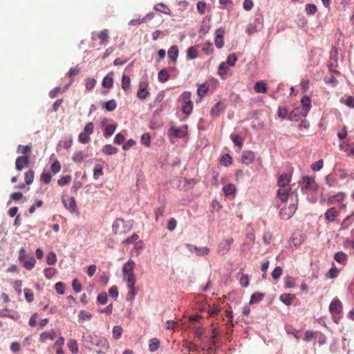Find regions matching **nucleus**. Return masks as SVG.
Segmentation results:
<instances>
[{"label":"nucleus","instance_id":"nucleus-50","mask_svg":"<svg viewBox=\"0 0 354 354\" xmlns=\"http://www.w3.org/2000/svg\"><path fill=\"white\" fill-rule=\"evenodd\" d=\"M232 158L229 154H224L220 159V163L224 166H229L232 164Z\"/></svg>","mask_w":354,"mask_h":354},{"label":"nucleus","instance_id":"nucleus-19","mask_svg":"<svg viewBox=\"0 0 354 354\" xmlns=\"http://www.w3.org/2000/svg\"><path fill=\"white\" fill-rule=\"evenodd\" d=\"M329 310L331 313H339L342 310V306L338 299H334L329 306Z\"/></svg>","mask_w":354,"mask_h":354},{"label":"nucleus","instance_id":"nucleus-16","mask_svg":"<svg viewBox=\"0 0 354 354\" xmlns=\"http://www.w3.org/2000/svg\"><path fill=\"white\" fill-rule=\"evenodd\" d=\"M339 147L347 153L348 156H354V142H342Z\"/></svg>","mask_w":354,"mask_h":354},{"label":"nucleus","instance_id":"nucleus-40","mask_svg":"<svg viewBox=\"0 0 354 354\" xmlns=\"http://www.w3.org/2000/svg\"><path fill=\"white\" fill-rule=\"evenodd\" d=\"M117 107V104L115 100L112 99L105 102L103 104V108L105 109L108 111H112L115 110Z\"/></svg>","mask_w":354,"mask_h":354},{"label":"nucleus","instance_id":"nucleus-32","mask_svg":"<svg viewBox=\"0 0 354 354\" xmlns=\"http://www.w3.org/2000/svg\"><path fill=\"white\" fill-rule=\"evenodd\" d=\"M102 151L106 155H113L118 152V149L111 145H106L103 147Z\"/></svg>","mask_w":354,"mask_h":354},{"label":"nucleus","instance_id":"nucleus-26","mask_svg":"<svg viewBox=\"0 0 354 354\" xmlns=\"http://www.w3.org/2000/svg\"><path fill=\"white\" fill-rule=\"evenodd\" d=\"M295 295L290 293H283L280 296V300L286 306H290L295 299Z\"/></svg>","mask_w":354,"mask_h":354},{"label":"nucleus","instance_id":"nucleus-45","mask_svg":"<svg viewBox=\"0 0 354 354\" xmlns=\"http://www.w3.org/2000/svg\"><path fill=\"white\" fill-rule=\"evenodd\" d=\"M209 88V85H207L206 84H203L200 85V86L198 87V88L197 90V93L201 97V98L204 97L207 93Z\"/></svg>","mask_w":354,"mask_h":354},{"label":"nucleus","instance_id":"nucleus-58","mask_svg":"<svg viewBox=\"0 0 354 354\" xmlns=\"http://www.w3.org/2000/svg\"><path fill=\"white\" fill-rule=\"evenodd\" d=\"M65 339L63 337H59L55 343V348H56V351H63V346L64 344Z\"/></svg>","mask_w":354,"mask_h":354},{"label":"nucleus","instance_id":"nucleus-52","mask_svg":"<svg viewBox=\"0 0 354 354\" xmlns=\"http://www.w3.org/2000/svg\"><path fill=\"white\" fill-rule=\"evenodd\" d=\"M229 71V67L227 65V63L222 62L218 68V75L220 76H223L227 73Z\"/></svg>","mask_w":354,"mask_h":354},{"label":"nucleus","instance_id":"nucleus-37","mask_svg":"<svg viewBox=\"0 0 354 354\" xmlns=\"http://www.w3.org/2000/svg\"><path fill=\"white\" fill-rule=\"evenodd\" d=\"M55 338V332H44L40 335V341L42 342H46L48 339L53 340Z\"/></svg>","mask_w":354,"mask_h":354},{"label":"nucleus","instance_id":"nucleus-48","mask_svg":"<svg viewBox=\"0 0 354 354\" xmlns=\"http://www.w3.org/2000/svg\"><path fill=\"white\" fill-rule=\"evenodd\" d=\"M202 50L205 54L212 55L214 53L213 44L207 41L203 44Z\"/></svg>","mask_w":354,"mask_h":354},{"label":"nucleus","instance_id":"nucleus-20","mask_svg":"<svg viewBox=\"0 0 354 354\" xmlns=\"http://www.w3.org/2000/svg\"><path fill=\"white\" fill-rule=\"evenodd\" d=\"M254 153L252 151H245L242 155V162L248 165L254 161Z\"/></svg>","mask_w":354,"mask_h":354},{"label":"nucleus","instance_id":"nucleus-21","mask_svg":"<svg viewBox=\"0 0 354 354\" xmlns=\"http://www.w3.org/2000/svg\"><path fill=\"white\" fill-rule=\"evenodd\" d=\"M113 84V73L111 72L105 76L102 80V85L106 88H111Z\"/></svg>","mask_w":354,"mask_h":354},{"label":"nucleus","instance_id":"nucleus-2","mask_svg":"<svg viewBox=\"0 0 354 354\" xmlns=\"http://www.w3.org/2000/svg\"><path fill=\"white\" fill-rule=\"evenodd\" d=\"M86 342L91 346L100 348L101 351L98 353H101L102 351H106L109 348V344L105 337L95 334L88 335L86 338Z\"/></svg>","mask_w":354,"mask_h":354},{"label":"nucleus","instance_id":"nucleus-24","mask_svg":"<svg viewBox=\"0 0 354 354\" xmlns=\"http://www.w3.org/2000/svg\"><path fill=\"white\" fill-rule=\"evenodd\" d=\"M127 288L129 289V291L126 295V299L127 301H131L134 299L135 296L137 293V292L136 290V288H135L136 284H132V285H131L130 283H127Z\"/></svg>","mask_w":354,"mask_h":354},{"label":"nucleus","instance_id":"nucleus-34","mask_svg":"<svg viewBox=\"0 0 354 354\" xmlns=\"http://www.w3.org/2000/svg\"><path fill=\"white\" fill-rule=\"evenodd\" d=\"M160 346V342L156 338H153L149 340V349L151 352L156 351Z\"/></svg>","mask_w":354,"mask_h":354},{"label":"nucleus","instance_id":"nucleus-39","mask_svg":"<svg viewBox=\"0 0 354 354\" xmlns=\"http://www.w3.org/2000/svg\"><path fill=\"white\" fill-rule=\"evenodd\" d=\"M85 86L88 91H92L96 85V80L91 77L85 79Z\"/></svg>","mask_w":354,"mask_h":354},{"label":"nucleus","instance_id":"nucleus-33","mask_svg":"<svg viewBox=\"0 0 354 354\" xmlns=\"http://www.w3.org/2000/svg\"><path fill=\"white\" fill-rule=\"evenodd\" d=\"M230 138L234 142V144L239 147V149H241L243 144V139L239 135L232 133L230 136Z\"/></svg>","mask_w":354,"mask_h":354},{"label":"nucleus","instance_id":"nucleus-64","mask_svg":"<svg viewBox=\"0 0 354 354\" xmlns=\"http://www.w3.org/2000/svg\"><path fill=\"white\" fill-rule=\"evenodd\" d=\"M239 281H240L241 285L243 287H248L250 283V279H249L248 275L245 274H241V276L239 279Z\"/></svg>","mask_w":354,"mask_h":354},{"label":"nucleus","instance_id":"nucleus-56","mask_svg":"<svg viewBox=\"0 0 354 354\" xmlns=\"http://www.w3.org/2000/svg\"><path fill=\"white\" fill-rule=\"evenodd\" d=\"M317 332L313 331V330H306L305 333V337L304 338V341L306 342H310L312 339H315L317 337Z\"/></svg>","mask_w":354,"mask_h":354},{"label":"nucleus","instance_id":"nucleus-38","mask_svg":"<svg viewBox=\"0 0 354 354\" xmlns=\"http://www.w3.org/2000/svg\"><path fill=\"white\" fill-rule=\"evenodd\" d=\"M22 263H23V266L26 269H27L28 270H31L35 267L36 260L33 257H30L27 260L25 259L24 261H23Z\"/></svg>","mask_w":354,"mask_h":354},{"label":"nucleus","instance_id":"nucleus-6","mask_svg":"<svg viewBox=\"0 0 354 354\" xmlns=\"http://www.w3.org/2000/svg\"><path fill=\"white\" fill-rule=\"evenodd\" d=\"M233 243L234 239L232 237H229L222 240L218 245L217 252L220 255H224L227 254L230 251Z\"/></svg>","mask_w":354,"mask_h":354},{"label":"nucleus","instance_id":"nucleus-28","mask_svg":"<svg viewBox=\"0 0 354 354\" xmlns=\"http://www.w3.org/2000/svg\"><path fill=\"white\" fill-rule=\"evenodd\" d=\"M67 346L71 352L73 354H76L78 353V346L77 341L74 339H71L68 341Z\"/></svg>","mask_w":354,"mask_h":354},{"label":"nucleus","instance_id":"nucleus-49","mask_svg":"<svg viewBox=\"0 0 354 354\" xmlns=\"http://www.w3.org/2000/svg\"><path fill=\"white\" fill-rule=\"evenodd\" d=\"M116 129L115 124H109L106 127L104 131V136L105 138H109L112 136Z\"/></svg>","mask_w":354,"mask_h":354},{"label":"nucleus","instance_id":"nucleus-17","mask_svg":"<svg viewBox=\"0 0 354 354\" xmlns=\"http://www.w3.org/2000/svg\"><path fill=\"white\" fill-rule=\"evenodd\" d=\"M338 215L339 212L335 209V207H332L325 212L324 218L329 222H333Z\"/></svg>","mask_w":354,"mask_h":354},{"label":"nucleus","instance_id":"nucleus-1","mask_svg":"<svg viewBox=\"0 0 354 354\" xmlns=\"http://www.w3.org/2000/svg\"><path fill=\"white\" fill-rule=\"evenodd\" d=\"M136 263L135 262L129 259L127 262H126L122 268V277L123 280L127 283L136 284V275L134 274V269H135Z\"/></svg>","mask_w":354,"mask_h":354},{"label":"nucleus","instance_id":"nucleus-54","mask_svg":"<svg viewBox=\"0 0 354 354\" xmlns=\"http://www.w3.org/2000/svg\"><path fill=\"white\" fill-rule=\"evenodd\" d=\"M35 173L32 170H29L25 173L24 178L26 185H30L34 180Z\"/></svg>","mask_w":354,"mask_h":354},{"label":"nucleus","instance_id":"nucleus-18","mask_svg":"<svg viewBox=\"0 0 354 354\" xmlns=\"http://www.w3.org/2000/svg\"><path fill=\"white\" fill-rule=\"evenodd\" d=\"M225 106L223 103L219 102L214 105L210 111V115L213 118H217L219 116L221 113L224 111Z\"/></svg>","mask_w":354,"mask_h":354},{"label":"nucleus","instance_id":"nucleus-23","mask_svg":"<svg viewBox=\"0 0 354 354\" xmlns=\"http://www.w3.org/2000/svg\"><path fill=\"white\" fill-rule=\"evenodd\" d=\"M254 91L259 93H266L268 91L267 84L263 81L257 82L254 87Z\"/></svg>","mask_w":354,"mask_h":354},{"label":"nucleus","instance_id":"nucleus-25","mask_svg":"<svg viewBox=\"0 0 354 354\" xmlns=\"http://www.w3.org/2000/svg\"><path fill=\"white\" fill-rule=\"evenodd\" d=\"M168 55L174 62L177 61L178 56V48L176 45L171 46L168 50Z\"/></svg>","mask_w":354,"mask_h":354},{"label":"nucleus","instance_id":"nucleus-31","mask_svg":"<svg viewBox=\"0 0 354 354\" xmlns=\"http://www.w3.org/2000/svg\"><path fill=\"white\" fill-rule=\"evenodd\" d=\"M352 216H354V213L348 216L343 220V221L341 223L342 230H347L351 225V224L353 223V219L351 218Z\"/></svg>","mask_w":354,"mask_h":354},{"label":"nucleus","instance_id":"nucleus-35","mask_svg":"<svg viewBox=\"0 0 354 354\" xmlns=\"http://www.w3.org/2000/svg\"><path fill=\"white\" fill-rule=\"evenodd\" d=\"M31 145H21L18 146L17 153H21L23 156H29L31 153Z\"/></svg>","mask_w":354,"mask_h":354},{"label":"nucleus","instance_id":"nucleus-9","mask_svg":"<svg viewBox=\"0 0 354 354\" xmlns=\"http://www.w3.org/2000/svg\"><path fill=\"white\" fill-rule=\"evenodd\" d=\"M292 175L290 174H281L277 179V186L279 187H291L290 183L291 182Z\"/></svg>","mask_w":354,"mask_h":354},{"label":"nucleus","instance_id":"nucleus-41","mask_svg":"<svg viewBox=\"0 0 354 354\" xmlns=\"http://www.w3.org/2000/svg\"><path fill=\"white\" fill-rule=\"evenodd\" d=\"M149 95V93L148 91L145 88L142 87V84H140L137 92L138 97L140 100H145Z\"/></svg>","mask_w":354,"mask_h":354},{"label":"nucleus","instance_id":"nucleus-57","mask_svg":"<svg viewBox=\"0 0 354 354\" xmlns=\"http://www.w3.org/2000/svg\"><path fill=\"white\" fill-rule=\"evenodd\" d=\"M223 190L225 196H230V195L233 194L235 192L236 188L233 185L229 184V185L224 186L223 188Z\"/></svg>","mask_w":354,"mask_h":354},{"label":"nucleus","instance_id":"nucleus-14","mask_svg":"<svg viewBox=\"0 0 354 354\" xmlns=\"http://www.w3.org/2000/svg\"><path fill=\"white\" fill-rule=\"evenodd\" d=\"M187 125L184 124L183 126L178 128L172 127L170 129V131L171 132L172 135L176 138H183L185 137L187 134Z\"/></svg>","mask_w":354,"mask_h":354},{"label":"nucleus","instance_id":"nucleus-53","mask_svg":"<svg viewBox=\"0 0 354 354\" xmlns=\"http://www.w3.org/2000/svg\"><path fill=\"white\" fill-rule=\"evenodd\" d=\"M123 333V329L120 326H115L113 328V337L115 339L121 337Z\"/></svg>","mask_w":354,"mask_h":354},{"label":"nucleus","instance_id":"nucleus-7","mask_svg":"<svg viewBox=\"0 0 354 354\" xmlns=\"http://www.w3.org/2000/svg\"><path fill=\"white\" fill-rule=\"evenodd\" d=\"M109 37V30L108 29H103L98 32H92V39L95 40L96 39H98L100 40V45H104L107 44Z\"/></svg>","mask_w":354,"mask_h":354},{"label":"nucleus","instance_id":"nucleus-10","mask_svg":"<svg viewBox=\"0 0 354 354\" xmlns=\"http://www.w3.org/2000/svg\"><path fill=\"white\" fill-rule=\"evenodd\" d=\"M307 115L306 112L301 110L300 107H297L292 110L288 115V120L292 121H298L301 118Z\"/></svg>","mask_w":354,"mask_h":354},{"label":"nucleus","instance_id":"nucleus-61","mask_svg":"<svg viewBox=\"0 0 354 354\" xmlns=\"http://www.w3.org/2000/svg\"><path fill=\"white\" fill-rule=\"evenodd\" d=\"M104 174L102 167L97 165L95 167L93 170V177L95 179H98L100 176Z\"/></svg>","mask_w":354,"mask_h":354},{"label":"nucleus","instance_id":"nucleus-46","mask_svg":"<svg viewBox=\"0 0 354 354\" xmlns=\"http://www.w3.org/2000/svg\"><path fill=\"white\" fill-rule=\"evenodd\" d=\"M131 85V80L130 77L127 75H123L122 78L121 86L122 89L125 91H128L130 88Z\"/></svg>","mask_w":354,"mask_h":354},{"label":"nucleus","instance_id":"nucleus-5","mask_svg":"<svg viewBox=\"0 0 354 354\" xmlns=\"http://www.w3.org/2000/svg\"><path fill=\"white\" fill-rule=\"evenodd\" d=\"M297 209V203H291L289 206H284L279 211V216L283 220L290 219Z\"/></svg>","mask_w":354,"mask_h":354},{"label":"nucleus","instance_id":"nucleus-42","mask_svg":"<svg viewBox=\"0 0 354 354\" xmlns=\"http://www.w3.org/2000/svg\"><path fill=\"white\" fill-rule=\"evenodd\" d=\"M278 116L282 119H288V110L286 106H279L277 111Z\"/></svg>","mask_w":354,"mask_h":354},{"label":"nucleus","instance_id":"nucleus-22","mask_svg":"<svg viewBox=\"0 0 354 354\" xmlns=\"http://www.w3.org/2000/svg\"><path fill=\"white\" fill-rule=\"evenodd\" d=\"M301 103L302 105L301 110L306 112V114H308L310 109L311 108V100L310 97L308 95H304L301 100Z\"/></svg>","mask_w":354,"mask_h":354},{"label":"nucleus","instance_id":"nucleus-8","mask_svg":"<svg viewBox=\"0 0 354 354\" xmlns=\"http://www.w3.org/2000/svg\"><path fill=\"white\" fill-rule=\"evenodd\" d=\"M187 248L189 250L190 252L195 253L197 256H205L209 254L210 250L207 247H201L198 248L192 244H187Z\"/></svg>","mask_w":354,"mask_h":354},{"label":"nucleus","instance_id":"nucleus-29","mask_svg":"<svg viewBox=\"0 0 354 354\" xmlns=\"http://www.w3.org/2000/svg\"><path fill=\"white\" fill-rule=\"evenodd\" d=\"M158 80L160 82H165L169 79V75L167 69L163 68L158 72Z\"/></svg>","mask_w":354,"mask_h":354},{"label":"nucleus","instance_id":"nucleus-15","mask_svg":"<svg viewBox=\"0 0 354 354\" xmlns=\"http://www.w3.org/2000/svg\"><path fill=\"white\" fill-rule=\"evenodd\" d=\"M63 203L65 207L71 212H75L77 209V205L74 197L71 196L66 198H63Z\"/></svg>","mask_w":354,"mask_h":354},{"label":"nucleus","instance_id":"nucleus-30","mask_svg":"<svg viewBox=\"0 0 354 354\" xmlns=\"http://www.w3.org/2000/svg\"><path fill=\"white\" fill-rule=\"evenodd\" d=\"M154 9L158 12H160L162 13H164L165 15H170L171 10L164 3H157Z\"/></svg>","mask_w":354,"mask_h":354},{"label":"nucleus","instance_id":"nucleus-60","mask_svg":"<svg viewBox=\"0 0 354 354\" xmlns=\"http://www.w3.org/2000/svg\"><path fill=\"white\" fill-rule=\"evenodd\" d=\"M237 61V57L235 53L230 54L227 58V61L225 63H227V65H229L230 66H234Z\"/></svg>","mask_w":354,"mask_h":354},{"label":"nucleus","instance_id":"nucleus-13","mask_svg":"<svg viewBox=\"0 0 354 354\" xmlns=\"http://www.w3.org/2000/svg\"><path fill=\"white\" fill-rule=\"evenodd\" d=\"M224 35L225 30L222 28H218L215 32L214 44L218 48H221L224 46Z\"/></svg>","mask_w":354,"mask_h":354},{"label":"nucleus","instance_id":"nucleus-63","mask_svg":"<svg viewBox=\"0 0 354 354\" xmlns=\"http://www.w3.org/2000/svg\"><path fill=\"white\" fill-rule=\"evenodd\" d=\"M24 295H25L26 300L28 303L32 302L34 299V295H33L32 291L28 288H25L24 290Z\"/></svg>","mask_w":354,"mask_h":354},{"label":"nucleus","instance_id":"nucleus-12","mask_svg":"<svg viewBox=\"0 0 354 354\" xmlns=\"http://www.w3.org/2000/svg\"><path fill=\"white\" fill-rule=\"evenodd\" d=\"M30 162V156H21L15 160L16 169L21 171L24 167H28Z\"/></svg>","mask_w":354,"mask_h":354},{"label":"nucleus","instance_id":"nucleus-51","mask_svg":"<svg viewBox=\"0 0 354 354\" xmlns=\"http://www.w3.org/2000/svg\"><path fill=\"white\" fill-rule=\"evenodd\" d=\"M90 136L84 131L81 132L78 136V141L82 144H87L90 142Z\"/></svg>","mask_w":354,"mask_h":354},{"label":"nucleus","instance_id":"nucleus-59","mask_svg":"<svg viewBox=\"0 0 354 354\" xmlns=\"http://www.w3.org/2000/svg\"><path fill=\"white\" fill-rule=\"evenodd\" d=\"M191 96L192 93L189 91H185L183 92L179 97V101H182L183 103L187 102H191Z\"/></svg>","mask_w":354,"mask_h":354},{"label":"nucleus","instance_id":"nucleus-44","mask_svg":"<svg viewBox=\"0 0 354 354\" xmlns=\"http://www.w3.org/2000/svg\"><path fill=\"white\" fill-rule=\"evenodd\" d=\"M264 294L261 292H254L252 295L250 303L256 304L261 301L264 298Z\"/></svg>","mask_w":354,"mask_h":354},{"label":"nucleus","instance_id":"nucleus-3","mask_svg":"<svg viewBox=\"0 0 354 354\" xmlns=\"http://www.w3.org/2000/svg\"><path fill=\"white\" fill-rule=\"evenodd\" d=\"M300 183L302 191L315 192L318 189V185L314 177L304 176Z\"/></svg>","mask_w":354,"mask_h":354},{"label":"nucleus","instance_id":"nucleus-47","mask_svg":"<svg viewBox=\"0 0 354 354\" xmlns=\"http://www.w3.org/2000/svg\"><path fill=\"white\" fill-rule=\"evenodd\" d=\"M187 57L188 59H194L198 57V51L195 46H190L187 50Z\"/></svg>","mask_w":354,"mask_h":354},{"label":"nucleus","instance_id":"nucleus-43","mask_svg":"<svg viewBox=\"0 0 354 354\" xmlns=\"http://www.w3.org/2000/svg\"><path fill=\"white\" fill-rule=\"evenodd\" d=\"M339 274V270L334 266L326 274V277L327 279H335L338 277Z\"/></svg>","mask_w":354,"mask_h":354},{"label":"nucleus","instance_id":"nucleus-62","mask_svg":"<svg viewBox=\"0 0 354 354\" xmlns=\"http://www.w3.org/2000/svg\"><path fill=\"white\" fill-rule=\"evenodd\" d=\"M71 181V176L69 175H66L64 176H62L60 179L58 180L57 184L59 186H64L66 185H68Z\"/></svg>","mask_w":354,"mask_h":354},{"label":"nucleus","instance_id":"nucleus-4","mask_svg":"<svg viewBox=\"0 0 354 354\" xmlns=\"http://www.w3.org/2000/svg\"><path fill=\"white\" fill-rule=\"evenodd\" d=\"M112 228L115 234H124L130 230V227L122 218H116L113 223Z\"/></svg>","mask_w":354,"mask_h":354},{"label":"nucleus","instance_id":"nucleus-27","mask_svg":"<svg viewBox=\"0 0 354 354\" xmlns=\"http://www.w3.org/2000/svg\"><path fill=\"white\" fill-rule=\"evenodd\" d=\"M347 259L346 254L343 252H338L334 255V259L339 263L346 264Z\"/></svg>","mask_w":354,"mask_h":354},{"label":"nucleus","instance_id":"nucleus-11","mask_svg":"<svg viewBox=\"0 0 354 354\" xmlns=\"http://www.w3.org/2000/svg\"><path fill=\"white\" fill-rule=\"evenodd\" d=\"M292 190V187H279L277 192V197L281 203H285L287 201L290 192Z\"/></svg>","mask_w":354,"mask_h":354},{"label":"nucleus","instance_id":"nucleus-36","mask_svg":"<svg viewBox=\"0 0 354 354\" xmlns=\"http://www.w3.org/2000/svg\"><path fill=\"white\" fill-rule=\"evenodd\" d=\"M193 110V102H187L183 104L182 105V111L183 113L189 115L191 114Z\"/></svg>","mask_w":354,"mask_h":354},{"label":"nucleus","instance_id":"nucleus-55","mask_svg":"<svg viewBox=\"0 0 354 354\" xmlns=\"http://www.w3.org/2000/svg\"><path fill=\"white\" fill-rule=\"evenodd\" d=\"M57 261V256L54 252H49L46 256V263L50 265H54Z\"/></svg>","mask_w":354,"mask_h":354}]
</instances>
